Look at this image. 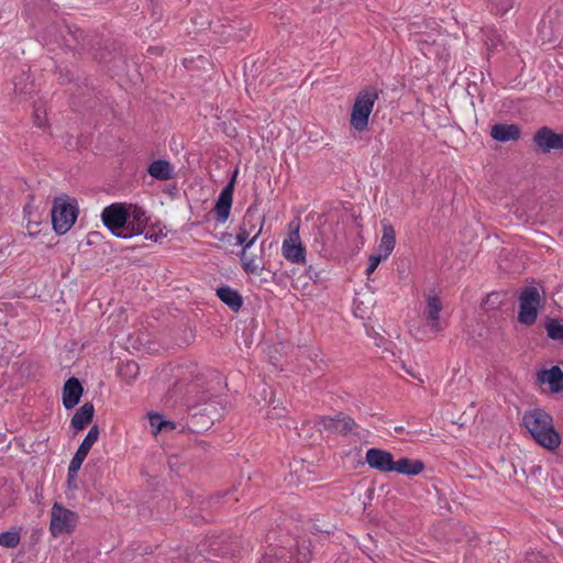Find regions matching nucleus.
<instances>
[{
    "instance_id": "obj_1",
    "label": "nucleus",
    "mask_w": 563,
    "mask_h": 563,
    "mask_svg": "<svg viewBox=\"0 0 563 563\" xmlns=\"http://www.w3.org/2000/svg\"><path fill=\"white\" fill-rule=\"evenodd\" d=\"M522 422L540 446L549 451H554L560 446L561 435L554 427L553 418L545 410L534 408L525 412Z\"/></svg>"
},
{
    "instance_id": "obj_2",
    "label": "nucleus",
    "mask_w": 563,
    "mask_h": 563,
    "mask_svg": "<svg viewBox=\"0 0 563 563\" xmlns=\"http://www.w3.org/2000/svg\"><path fill=\"white\" fill-rule=\"evenodd\" d=\"M426 307L422 311L423 324L421 328L422 336L434 338L446 327L445 319L441 316L443 309L440 297L434 292L426 296Z\"/></svg>"
},
{
    "instance_id": "obj_3",
    "label": "nucleus",
    "mask_w": 563,
    "mask_h": 563,
    "mask_svg": "<svg viewBox=\"0 0 563 563\" xmlns=\"http://www.w3.org/2000/svg\"><path fill=\"white\" fill-rule=\"evenodd\" d=\"M377 97L374 88H366L357 95L350 119V124L354 130L362 132L367 129L369 115Z\"/></svg>"
},
{
    "instance_id": "obj_4",
    "label": "nucleus",
    "mask_w": 563,
    "mask_h": 563,
    "mask_svg": "<svg viewBox=\"0 0 563 563\" xmlns=\"http://www.w3.org/2000/svg\"><path fill=\"white\" fill-rule=\"evenodd\" d=\"M77 219V207L68 198L59 197L54 201L52 209L53 229L58 234H65L70 230Z\"/></svg>"
},
{
    "instance_id": "obj_5",
    "label": "nucleus",
    "mask_w": 563,
    "mask_h": 563,
    "mask_svg": "<svg viewBox=\"0 0 563 563\" xmlns=\"http://www.w3.org/2000/svg\"><path fill=\"white\" fill-rule=\"evenodd\" d=\"M128 205L112 203L101 212L104 227L117 238L128 239Z\"/></svg>"
},
{
    "instance_id": "obj_6",
    "label": "nucleus",
    "mask_w": 563,
    "mask_h": 563,
    "mask_svg": "<svg viewBox=\"0 0 563 563\" xmlns=\"http://www.w3.org/2000/svg\"><path fill=\"white\" fill-rule=\"evenodd\" d=\"M77 522L78 516L75 511L65 508L58 503L52 506L49 531L53 537L70 534L75 530Z\"/></svg>"
},
{
    "instance_id": "obj_7",
    "label": "nucleus",
    "mask_w": 563,
    "mask_h": 563,
    "mask_svg": "<svg viewBox=\"0 0 563 563\" xmlns=\"http://www.w3.org/2000/svg\"><path fill=\"white\" fill-rule=\"evenodd\" d=\"M540 307V294L537 288H525L519 297L518 321L530 325L534 323Z\"/></svg>"
},
{
    "instance_id": "obj_8",
    "label": "nucleus",
    "mask_w": 563,
    "mask_h": 563,
    "mask_svg": "<svg viewBox=\"0 0 563 563\" xmlns=\"http://www.w3.org/2000/svg\"><path fill=\"white\" fill-rule=\"evenodd\" d=\"M282 253L283 256L292 264L306 263V247L301 242L298 224H291L288 236L283 241Z\"/></svg>"
},
{
    "instance_id": "obj_9",
    "label": "nucleus",
    "mask_w": 563,
    "mask_h": 563,
    "mask_svg": "<svg viewBox=\"0 0 563 563\" xmlns=\"http://www.w3.org/2000/svg\"><path fill=\"white\" fill-rule=\"evenodd\" d=\"M263 227L264 219H260V227L257 228L253 216L247 212L236 233V244L241 245L242 249H251L261 235Z\"/></svg>"
},
{
    "instance_id": "obj_10",
    "label": "nucleus",
    "mask_w": 563,
    "mask_h": 563,
    "mask_svg": "<svg viewBox=\"0 0 563 563\" xmlns=\"http://www.w3.org/2000/svg\"><path fill=\"white\" fill-rule=\"evenodd\" d=\"M240 261L244 272L249 276L260 277L263 274V272H269L264 258L263 243L261 244V251L258 254L250 252V249H242L240 254Z\"/></svg>"
},
{
    "instance_id": "obj_11",
    "label": "nucleus",
    "mask_w": 563,
    "mask_h": 563,
    "mask_svg": "<svg viewBox=\"0 0 563 563\" xmlns=\"http://www.w3.org/2000/svg\"><path fill=\"white\" fill-rule=\"evenodd\" d=\"M126 217L128 239L142 234L148 221L146 211L137 205H128Z\"/></svg>"
},
{
    "instance_id": "obj_12",
    "label": "nucleus",
    "mask_w": 563,
    "mask_h": 563,
    "mask_svg": "<svg viewBox=\"0 0 563 563\" xmlns=\"http://www.w3.org/2000/svg\"><path fill=\"white\" fill-rule=\"evenodd\" d=\"M365 461L369 467L383 473L394 471L395 460L390 452L380 449H368L365 454Z\"/></svg>"
},
{
    "instance_id": "obj_13",
    "label": "nucleus",
    "mask_w": 563,
    "mask_h": 563,
    "mask_svg": "<svg viewBox=\"0 0 563 563\" xmlns=\"http://www.w3.org/2000/svg\"><path fill=\"white\" fill-rule=\"evenodd\" d=\"M234 177L230 180V183L221 190L214 206V214L218 223H224L229 217L232 207L233 200V190H234Z\"/></svg>"
},
{
    "instance_id": "obj_14",
    "label": "nucleus",
    "mask_w": 563,
    "mask_h": 563,
    "mask_svg": "<svg viewBox=\"0 0 563 563\" xmlns=\"http://www.w3.org/2000/svg\"><path fill=\"white\" fill-rule=\"evenodd\" d=\"M537 380L541 386H548L551 393L563 391V371L559 366L539 371Z\"/></svg>"
},
{
    "instance_id": "obj_15",
    "label": "nucleus",
    "mask_w": 563,
    "mask_h": 563,
    "mask_svg": "<svg viewBox=\"0 0 563 563\" xmlns=\"http://www.w3.org/2000/svg\"><path fill=\"white\" fill-rule=\"evenodd\" d=\"M536 144L544 152L563 148V134L554 133L548 128H542L534 135Z\"/></svg>"
},
{
    "instance_id": "obj_16",
    "label": "nucleus",
    "mask_w": 563,
    "mask_h": 563,
    "mask_svg": "<svg viewBox=\"0 0 563 563\" xmlns=\"http://www.w3.org/2000/svg\"><path fill=\"white\" fill-rule=\"evenodd\" d=\"M82 386L75 377L69 378L63 389V405L66 409L74 408L80 400Z\"/></svg>"
},
{
    "instance_id": "obj_17",
    "label": "nucleus",
    "mask_w": 563,
    "mask_h": 563,
    "mask_svg": "<svg viewBox=\"0 0 563 563\" xmlns=\"http://www.w3.org/2000/svg\"><path fill=\"white\" fill-rule=\"evenodd\" d=\"M490 135L498 142L516 141L520 136V130L516 124H495L492 126Z\"/></svg>"
},
{
    "instance_id": "obj_18",
    "label": "nucleus",
    "mask_w": 563,
    "mask_h": 563,
    "mask_svg": "<svg viewBox=\"0 0 563 563\" xmlns=\"http://www.w3.org/2000/svg\"><path fill=\"white\" fill-rule=\"evenodd\" d=\"M382 233L383 234L378 245V253L382 254L383 257L388 258L395 249L396 233L393 225L386 222H383Z\"/></svg>"
},
{
    "instance_id": "obj_19",
    "label": "nucleus",
    "mask_w": 563,
    "mask_h": 563,
    "mask_svg": "<svg viewBox=\"0 0 563 563\" xmlns=\"http://www.w3.org/2000/svg\"><path fill=\"white\" fill-rule=\"evenodd\" d=\"M423 468L424 464L422 461L401 457L395 461L393 472L407 476H416L420 474L423 471Z\"/></svg>"
},
{
    "instance_id": "obj_20",
    "label": "nucleus",
    "mask_w": 563,
    "mask_h": 563,
    "mask_svg": "<svg viewBox=\"0 0 563 563\" xmlns=\"http://www.w3.org/2000/svg\"><path fill=\"white\" fill-rule=\"evenodd\" d=\"M93 406L90 402L84 404L71 418V427L76 430H82L92 419Z\"/></svg>"
},
{
    "instance_id": "obj_21",
    "label": "nucleus",
    "mask_w": 563,
    "mask_h": 563,
    "mask_svg": "<svg viewBox=\"0 0 563 563\" xmlns=\"http://www.w3.org/2000/svg\"><path fill=\"white\" fill-rule=\"evenodd\" d=\"M148 173L152 177L159 180H168L174 176V167L167 161H154L148 166Z\"/></svg>"
},
{
    "instance_id": "obj_22",
    "label": "nucleus",
    "mask_w": 563,
    "mask_h": 563,
    "mask_svg": "<svg viewBox=\"0 0 563 563\" xmlns=\"http://www.w3.org/2000/svg\"><path fill=\"white\" fill-rule=\"evenodd\" d=\"M217 295L233 311H238L242 306V298L240 294L230 287L218 288Z\"/></svg>"
},
{
    "instance_id": "obj_23",
    "label": "nucleus",
    "mask_w": 563,
    "mask_h": 563,
    "mask_svg": "<svg viewBox=\"0 0 563 563\" xmlns=\"http://www.w3.org/2000/svg\"><path fill=\"white\" fill-rule=\"evenodd\" d=\"M324 428H339V423H342V430L351 431L355 424L354 420L349 417H343L342 419L334 420L332 418H323L321 420Z\"/></svg>"
},
{
    "instance_id": "obj_24",
    "label": "nucleus",
    "mask_w": 563,
    "mask_h": 563,
    "mask_svg": "<svg viewBox=\"0 0 563 563\" xmlns=\"http://www.w3.org/2000/svg\"><path fill=\"white\" fill-rule=\"evenodd\" d=\"M20 542L18 531H4L0 533V545L4 548H15Z\"/></svg>"
},
{
    "instance_id": "obj_25",
    "label": "nucleus",
    "mask_w": 563,
    "mask_h": 563,
    "mask_svg": "<svg viewBox=\"0 0 563 563\" xmlns=\"http://www.w3.org/2000/svg\"><path fill=\"white\" fill-rule=\"evenodd\" d=\"M548 335L553 340H563V323L551 320L547 324Z\"/></svg>"
},
{
    "instance_id": "obj_26",
    "label": "nucleus",
    "mask_w": 563,
    "mask_h": 563,
    "mask_svg": "<svg viewBox=\"0 0 563 563\" xmlns=\"http://www.w3.org/2000/svg\"><path fill=\"white\" fill-rule=\"evenodd\" d=\"M99 438V429L98 427H92L90 428V430L88 431L87 435L85 437L84 441L81 442V444L79 446L90 451V449L92 448V445L97 442Z\"/></svg>"
},
{
    "instance_id": "obj_27",
    "label": "nucleus",
    "mask_w": 563,
    "mask_h": 563,
    "mask_svg": "<svg viewBox=\"0 0 563 563\" xmlns=\"http://www.w3.org/2000/svg\"><path fill=\"white\" fill-rule=\"evenodd\" d=\"M148 420L154 434L158 433L159 431H164L165 419L163 416L159 413H150Z\"/></svg>"
},
{
    "instance_id": "obj_28",
    "label": "nucleus",
    "mask_w": 563,
    "mask_h": 563,
    "mask_svg": "<svg viewBox=\"0 0 563 563\" xmlns=\"http://www.w3.org/2000/svg\"><path fill=\"white\" fill-rule=\"evenodd\" d=\"M119 371L122 376L129 375L131 378H134L139 373V366L135 362L131 361L122 364Z\"/></svg>"
},
{
    "instance_id": "obj_29",
    "label": "nucleus",
    "mask_w": 563,
    "mask_h": 563,
    "mask_svg": "<svg viewBox=\"0 0 563 563\" xmlns=\"http://www.w3.org/2000/svg\"><path fill=\"white\" fill-rule=\"evenodd\" d=\"M383 260H386V257H383L379 253L371 255L368 258L367 267L365 269L366 275L369 276L373 274Z\"/></svg>"
},
{
    "instance_id": "obj_30",
    "label": "nucleus",
    "mask_w": 563,
    "mask_h": 563,
    "mask_svg": "<svg viewBox=\"0 0 563 563\" xmlns=\"http://www.w3.org/2000/svg\"><path fill=\"white\" fill-rule=\"evenodd\" d=\"M27 79L29 77L25 74H21V76L13 79L14 91L16 93H23L26 91Z\"/></svg>"
},
{
    "instance_id": "obj_31",
    "label": "nucleus",
    "mask_w": 563,
    "mask_h": 563,
    "mask_svg": "<svg viewBox=\"0 0 563 563\" xmlns=\"http://www.w3.org/2000/svg\"><path fill=\"white\" fill-rule=\"evenodd\" d=\"M82 465V462L76 460V459H71L70 463H69V466H68V478L71 479V478H75L78 471L80 470Z\"/></svg>"
},
{
    "instance_id": "obj_32",
    "label": "nucleus",
    "mask_w": 563,
    "mask_h": 563,
    "mask_svg": "<svg viewBox=\"0 0 563 563\" xmlns=\"http://www.w3.org/2000/svg\"><path fill=\"white\" fill-rule=\"evenodd\" d=\"M553 301L560 308H563V285L553 295Z\"/></svg>"
},
{
    "instance_id": "obj_33",
    "label": "nucleus",
    "mask_w": 563,
    "mask_h": 563,
    "mask_svg": "<svg viewBox=\"0 0 563 563\" xmlns=\"http://www.w3.org/2000/svg\"><path fill=\"white\" fill-rule=\"evenodd\" d=\"M88 453H89L88 450L79 446L77 452L75 453V455L73 457L84 463V461L87 457Z\"/></svg>"
},
{
    "instance_id": "obj_34",
    "label": "nucleus",
    "mask_w": 563,
    "mask_h": 563,
    "mask_svg": "<svg viewBox=\"0 0 563 563\" xmlns=\"http://www.w3.org/2000/svg\"><path fill=\"white\" fill-rule=\"evenodd\" d=\"M88 453H89L88 450L79 446L77 452L75 453V455L73 457L84 463V461L87 457Z\"/></svg>"
},
{
    "instance_id": "obj_35",
    "label": "nucleus",
    "mask_w": 563,
    "mask_h": 563,
    "mask_svg": "<svg viewBox=\"0 0 563 563\" xmlns=\"http://www.w3.org/2000/svg\"><path fill=\"white\" fill-rule=\"evenodd\" d=\"M37 227V222L29 221V223L26 224L27 234L31 236H35L40 232V230H36Z\"/></svg>"
},
{
    "instance_id": "obj_36",
    "label": "nucleus",
    "mask_w": 563,
    "mask_h": 563,
    "mask_svg": "<svg viewBox=\"0 0 563 563\" xmlns=\"http://www.w3.org/2000/svg\"><path fill=\"white\" fill-rule=\"evenodd\" d=\"M164 236H166L165 233H163L162 231L159 233H151V232H146L145 234V238L147 240H151V241H154V242H157L159 241L161 239H163Z\"/></svg>"
},
{
    "instance_id": "obj_37",
    "label": "nucleus",
    "mask_w": 563,
    "mask_h": 563,
    "mask_svg": "<svg viewBox=\"0 0 563 563\" xmlns=\"http://www.w3.org/2000/svg\"><path fill=\"white\" fill-rule=\"evenodd\" d=\"M499 297H500V295L498 292H492L487 296L486 303H488V302H492L494 305L499 303L500 302Z\"/></svg>"
},
{
    "instance_id": "obj_38",
    "label": "nucleus",
    "mask_w": 563,
    "mask_h": 563,
    "mask_svg": "<svg viewBox=\"0 0 563 563\" xmlns=\"http://www.w3.org/2000/svg\"><path fill=\"white\" fill-rule=\"evenodd\" d=\"M173 429H175V423L173 421L165 420L164 430H173Z\"/></svg>"
},
{
    "instance_id": "obj_39",
    "label": "nucleus",
    "mask_w": 563,
    "mask_h": 563,
    "mask_svg": "<svg viewBox=\"0 0 563 563\" xmlns=\"http://www.w3.org/2000/svg\"><path fill=\"white\" fill-rule=\"evenodd\" d=\"M497 11H503V12H506L507 11V5H505L504 3H497Z\"/></svg>"
},
{
    "instance_id": "obj_40",
    "label": "nucleus",
    "mask_w": 563,
    "mask_h": 563,
    "mask_svg": "<svg viewBox=\"0 0 563 563\" xmlns=\"http://www.w3.org/2000/svg\"><path fill=\"white\" fill-rule=\"evenodd\" d=\"M261 283H268L267 278H261Z\"/></svg>"
}]
</instances>
